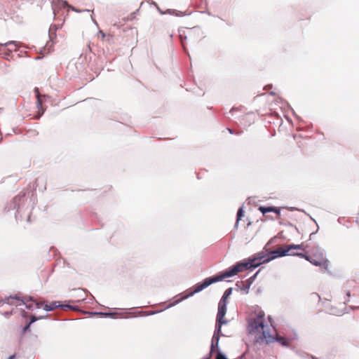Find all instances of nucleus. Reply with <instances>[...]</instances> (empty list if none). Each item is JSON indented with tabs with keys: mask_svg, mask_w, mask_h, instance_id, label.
<instances>
[{
	"mask_svg": "<svg viewBox=\"0 0 359 359\" xmlns=\"http://www.w3.org/2000/svg\"><path fill=\"white\" fill-rule=\"evenodd\" d=\"M294 250H292L290 251V252H294Z\"/></svg>",
	"mask_w": 359,
	"mask_h": 359,
	"instance_id": "nucleus-23",
	"label": "nucleus"
},
{
	"mask_svg": "<svg viewBox=\"0 0 359 359\" xmlns=\"http://www.w3.org/2000/svg\"><path fill=\"white\" fill-rule=\"evenodd\" d=\"M57 306H59V305H57V302H52L50 304H46L43 306V309L46 311H53Z\"/></svg>",
	"mask_w": 359,
	"mask_h": 359,
	"instance_id": "nucleus-13",
	"label": "nucleus"
},
{
	"mask_svg": "<svg viewBox=\"0 0 359 359\" xmlns=\"http://www.w3.org/2000/svg\"><path fill=\"white\" fill-rule=\"evenodd\" d=\"M231 288L227 289L224 292V293L219 302H223V303H227V299L231 295Z\"/></svg>",
	"mask_w": 359,
	"mask_h": 359,
	"instance_id": "nucleus-12",
	"label": "nucleus"
},
{
	"mask_svg": "<svg viewBox=\"0 0 359 359\" xmlns=\"http://www.w3.org/2000/svg\"><path fill=\"white\" fill-rule=\"evenodd\" d=\"M216 359H227V358H226V357L221 352H218L216 355Z\"/></svg>",
	"mask_w": 359,
	"mask_h": 359,
	"instance_id": "nucleus-17",
	"label": "nucleus"
},
{
	"mask_svg": "<svg viewBox=\"0 0 359 359\" xmlns=\"http://www.w3.org/2000/svg\"><path fill=\"white\" fill-rule=\"evenodd\" d=\"M271 316H268L269 323L265 319V313L259 306L252 308L251 313L248 318V330L254 334L257 341L270 343L273 341L274 337L271 334L273 330L271 323Z\"/></svg>",
	"mask_w": 359,
	"mask_h": 359,
	"instance_id": "nucleus-2",
	"label": "nucleus"
},
{
	"mask_svg": "<svg viewBox=\"0 0 359 359\" xmlns=\"http://www.w3.org/2000/svg\"><path fill=\"white\" fill-rule=\"evenodd\" d=\"M215 328H217V327H215ZM219 334H220V332H218L217 330L215 329L214 335H213L212 339L211 351H210L211 353L213 352L215 348L217 347V346H218L219 339Z\"/></svg>",
	"mask_w": 359,
	"mask_h": 359,
	"instance_id": "nucleus-9",
	"label": "nucleus"
},
{
	"mask_svg": "<svg viewBox=\"0 0 359 359\" xmlns=\"http://www.w3.org/2000/svg\"><path fill=\"white\" fill-rule=\"evenodd\" d=\"M243 215H244V211H243V208H241L238 209V212H237V220H236V225L238 224L239 220L241 219V218H242V217H243Z\"/></svg>",
	"mask_w": 359,
	"mask_h": 359,
	"instance_id": "nucleus-14",
	"label": "nucleus"
},
{
	"mask_svg": "<svg viewBox=\"0 0 359 359\" xmlns=\"http://www.w3.org/2000/svg\"><path fill=\"white\" fill-rule=\"evenodd\" d=\"M62 308H71L70 306L69 305H64V306H62Z\"/></svg>",
	"mask_w": 359,
	"mask_h": 359,
	"instance_id": "nucleus-20",
	"label": "nucleus"
},
{
	"mask_svg": "<svg viewBox=\"0 0 359 359\" xmlns=\"http://www.w3.org/2000/svg\"><path fill=\"white\" fill-rule=\"evenodd\" d=\"M226 304L227 303L221 302H219L218 304V312L216 320V327L218 332H221L222 325L227 323V321L224 319L226 313Z\"/></svg>",
	"mask_w": 359,
	"mask_h": 359,
	"instance_id": "nucleus-4",
	"label": "nucleus"
},
{
	"mask_svg": "<svg viewBox=\"0 0 359 359\" xmlns=\"http://www.w3.org/2000/svg\"><path fill=\"white\" fill-rule=\"evenodd\" d=\"M15 355H12L8 359H15Z\"/></svg>",
	"mask_w": 359,
	"mask_h": 359,
	"instance_id": "nucleus-19",
	"label": "nucleus"
},
{
	"mask_svg": "<svg viewBox=\"0 0 359 359\" xmlns=\"http://www.w3.org/2000/svg\"><path fill=\"white\" fill-rule=\"evenodd\" d=\"M297 257L304 258L311 264L320 267L321 271L324 273L330 272V262L325 257L323 251L320 249H316L312 255H308L300 252L299 254H297Z\"/></svg>",
	"mask_w": 359,
	"mask_h": 359,
	"instance_id": "nucleus-3",
	"label": "nucleus"
},
{
	"mask_svg": "<svg viewBox=\"0 0 359 359\" xmlns=\"http://www.w3.org/2000/svg\"><path fill=\"white\" fill-rule=\"evenodd\" d=\"M34 93L36 97V105L38 108V114L36 116V118H39L45 112L46 108L43 107V103L46 101V95H41L38 88H35Z\"/></svg>",
	"mask_w": 359,
	"mask_h": 359,
	"instance_id": "nucleus-6",
	"label": "nucleus"
},
{
	"mask_svg": "<svg viewBox=\"0 0 359 359\" xmlns=\"http://www.w3.org/2000/svg\"><path fill=\"white\" fill-rule=\"evenodd\" d=\"M58 29V26L56 25H51L49 28V36L50 38L53 40L56 37V32Z\"/></svg>",
	"mask_w": 359,
	"mask_h": 359,
	"instance_id": "nucleus-11",
	"label": "nucleus"
},
{
	"mask_svg": "<svg viewBox=\"0 0 359 359\" xmlns=\"http://www.w3.org/2000/svg\"><path fill=\"white\" fill-rule=\"evenodd\" d=\"M32 299L29 298H24L20 300L21 305H25L26 308L29 310H33L34 308L39 309L42 306V303L36 302L35 304L32 303Z\"/></svg>",
	"mask_w": 359,
	"mask_h": 359,
	"instance_id": "nucleus-7",
	"label": "nucleus"
},
{
	"mask_svg": "<svg viewBox=\"0 0 359 359\" xmlns=\"http://www.w3.org/2000/svg\"><path fill=\"white\" fill-rule=\"evenodd\" d=\"M227 130L229 131V133H233V131H232V130H231V129H230V128H227Z\"/></svg>",
	"mask_w": 359,
	"mask_h": 359,
	"instance_id": "nucleus-21",
	"label": "nucleus"
},
{
	"mask_svg": "<svg viewBox=\"0 0 359 359\" xmlns=\"http://www.w3.org/2000/svg\"><path fill=\"white\" fill-rule=\"evenodd\" d=\"M330 312L333 315H339L341 313L340 311H339L338 310H337L336 309H334L333 307L331 308Z\"/></svg>",
	"mask_w": 359,
	"mask_h": 359,
	"instance_id": "nucleus-16",
	"label": "nucleus"
},
{
	"mask_svg": "<svg viewBox=\"0 0 359 359\" xmlns=\"http://www.w3.org/2000/svg\"><path fill=\"white\" fill-rule=\"evenodd\" d=\"M39 319H41V317L36 318L34 316H31V320H30L29 323L25 327V330H27L29 327L30 325L32 323L35 322L36 320H37Z\"/></svg>",
	"mask_w": 359,
	"mask_h": 359,
	"instance_id": "nucleus-15",
	"label": "nucleus"
},
{
	"mask_svg": "<svg viewBox=\"0 0 359 359\" xmlns=\"http://www.w3.org/2000/svg\"><path fill=\"white\" fill-rule=\"evenodd\" d=\"M276 340L280 344H281L282 346H289L290 344V342H291V339H290L287 337H283V336L278 335V334L276 335Z\"/></svg>",
	"mask_w": 359,
	"mask_h": 359,
	"instance_id": "nucleus-10",
	"label": "nucleus"
},
{
	"mask_svg": "<svg viewBox=\"0 0 359 359\" xmlns=\"http://www.w3.org/2000/svg\"><path fill=\"white\" fill-rule=\"evenodd\" d=\"M292 250H305V247L304 243L296 245V244H290L285 245L283 247L278 248L276 250L270 252V257H266L265 253L264 252H259L255 255L252 259H250L248 262L245 263H239L236 265L233 266L229 270L218 274L215 276L209 277L205 278L203 283H198L194 287V290L189 294L187 297H189L193 295L195 293L199 292L205 287H208L212 283H217L218 281H221L226 278L231 277L235 276L240 271H243L245 269L256 268L264 263H267L273 259L278 257H285V256H297V254L300 252H290Z\"/></svg>",
	"mask_w": 359,
	"mask_h": 359,
	"instance_id": "nucleus-1",
	"label": "nucleus"
},
{
	"mask_svg": "<svg viewBox=\"0 0 359 359\" xmlns=\"http://www.w3.org/2000/svg\"><path fill=\"white\" fill-rule=\"evenodd\" d=\"M63 4H64V5H65V6H67V3L66 1H65V2L63 3Z\"/></svg>",
	"mask_w": 359,
	"mask_h": 359,
	"instance_id": "nucleus-22",
	"label": "nucleus"
},
{
	"mask_svg": "<svg viewBox=\"0 0 359 359\" xmlns=\"http://www.w3.org/2000/svg\"><path fill=\"white\" fill-rule=\"evenodd\" d=\"M258 210L267 218L271 219H277L280 215V210L276 207H264L259 206Z\"/></svg>",
	"mask_w": 359,
	"mask_h": 359,
	"instance_id": "nucleus-5",
	"label": "nucleus"
},
{
	"mask_svg": "<svg viewBox=\"0 0 359 359\" xmlns=\"http://www.w3.org/2000/svg\"><path fill=\"white\" fill-rule=\"evenodd\" d=\"M11 44H14L15 46H17L16 42L13 41H11L6 42V43H5L4 44L0 43L1 46H9V45H11Z\"/></svg>",
	"mask_w": 359,
	"mask_h": 359,
	"instance_id": "nucleus-18",
	"label": "nucleus"
},
{
	"mask_svg": "<svg viewBox=\"0 0 359 359\" xmlns=\"http://www.w3.org/2000/svg\"><path fill=\"white\" fill-rule=\"evenodd\" d=\"M20 300H22V299H20L18 297H6L4 299L1 301L0 304H7L18 306H21Z\"/></svg>",
	"mask_w": 359,
	"mask_h": 359,
	"instance_id": "nucleus-8",
	"label": "nucleus"
}]
</instances>
